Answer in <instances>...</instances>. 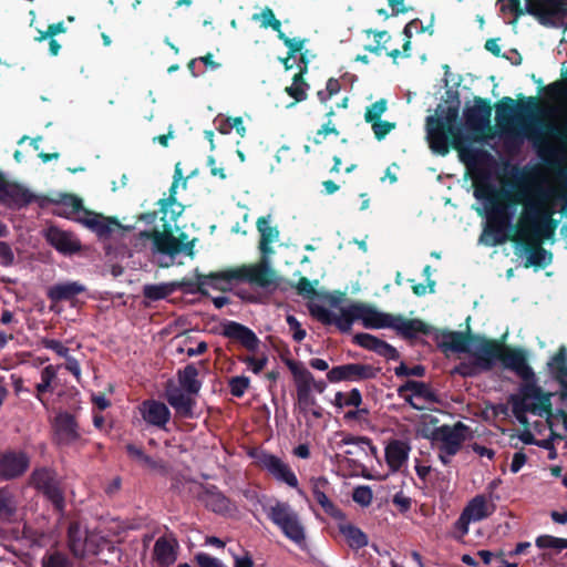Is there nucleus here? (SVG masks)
Returning a JSON list of instances; mask_svg holds the SVG:
<instances>
[{"mask_svg": "<svg viewBox=\"0 0 567 567\" xmlns=\"http://www.w3.org/2000/svg\"><path fill=\"white\" fill-rule=\"evenodd\" d=\"M495 511V505L491 497L476 495L468 501L458 519L454 524V537L463 539L470 530V525L489 517Z\"/></svg>", "mask_w": 567, "mask_h": 567, "instance_id": "nucleus-8", "label": "nucleus"}, {"mask_svg": "<svg viewBox=\"0 0 567 567\" xmlns=\"http://www.w3.org/2000/svg\"><path fill=\"white\" fill-rule=\"evenodd\" d=\"M267 358H254V357H245L243 358V362L247 365L248 370H250L254 373H259L264 370V368L267 364Z\"/></svg>", "mask_w": 567, "mask_h": 567, "instance_id": "nucleus-60", "label": "nucleus"}, {"mask_svg": "<svg viewBox=\"0 0 567 567\" xmlns=\"http://www.w3.org/2000/svg\"><path fill=\"white\" fill-rule=\"evenodd\" d=\"M257 228L260 231V250L265 257L274 252L270 247L271 244L276 243L279 238V231L277 228L271 227L269 218L261 217L257 220Z\"/></svg>", "mask_w": 567, "mask_h": 567, "instance_id": "nucleus-34", "label": "nucleus"}, {"mask_svg": "<svg viewBox=\"0 0 567 567\" xmlns=\"http://www.w3.org/2000/svg\"><path fill=\"white\" fill-rule=\"evenodd\" d=\"M239 281L237 268L227 269L210 275L197 276L198 290L202 292H208L210 289L220 291L230 290L234 284Z\"/></svg>", "mask_w": 567, "mask_h": 567, "instance_id": "nucleus-16", "label": "nucleus"}, {"mask_svg": "<svg viewBox=\"0 0 567 567\" xmlns=\"http://www.w3.org/2000/svg\"><path fill=\"white\" fill-rule=\"evenodd\" d=\"M81 224L101 237H107L122 228L117 220L92 212H87L81 217Z\"/></svg>", "mask_w": 567, "mask_h": 567, "instance_id": "nucleus-24", "label": "nucleus"}, {"mask_svg": "<svg viewBox=\"0 0 567 567\" xmlns=\"http://www.w3.org/2000/svg\"><path fill=\"white\" fill-rule=\"evenodd\" d=\"M373 375L372 368L358 363H350L332 368L327 378L330 382L360 381Z\"/></svg>", "mask_w": 567, "mask_h": 567, "instance_id": "nucleus-20", "label": "nucleus"}, {"mask_svg": "<svg viewBox=\"0 0 567 567\" xmlns=\"http://www.w3.org/2000/svg\"><path fill=\"white\" fill-rule=\"evenodd\" d=\"M143 420L154 426L164 427L171 417L168 408L158 401L150 400L140 405Z\"/></svg>", "mask_w": 567, "mask_h": 567, "instance_id": "nucleus-23", "label": "nucleus"}, {"mask_svg": "<svg viewBox=\"0 0 567 567\" xmlns=\"http://www.w3.org/2000/svg\"><path fill=\"white\" fill-rule=\"evenodd\" d=\"M203 501L208 508L216 513L226 514L231 511L229 499L218 491H207L203 496Z\"/></svg>", "mask_w": 567, "mask_h": 567, "instance_id": "nucleus-39", "label": "nucleus"}, {"mask_svg": "<svg viewBox=\"0 0 567 567\" xmlns=\"http://www.w3.org/2000/svg\"><path fill=\"white\" fill-rule=\"evenodd\" d=\"M152 243V250L154 252L166 254L168 256H175L187 247L182 240L169 234L168 231H154L152 235L142 234Z\"/></svg>", "mask_w": 567, "mask_h": 567, "instance_id": "nucleus-19", "label": "nucleus"}, {"mask_svg": "<svg viewBox=\"0 0 567 567\" xmlns=\"http://www.w3.org/2000/svg\"><path fill=\"white\" fill-rule=\"evenodd\" d=\"M513 106H514V101L512 99H509V97L505 99L497 106V110H496V122H497V125L501 128H503V130H506L508 124H509V121H511V117H512Z\"/></svg>", "mask_w": 567, "mask_h": 567, "instance_id": "nucleus-49", "label": "nucleus"}, {"mask_svg": "<svg viewBox=\"0 0 567 567\" xmlns=\"http://www.w3.org/2000/svg\"><path fill=\"white\" fill-rule=\"evenodd\" d=\"M126 451H127L128 455L141 466H143L145 468H154L155 467V462L150 456L145 455L144 452L140 447H137L133 444H128L126 446Z\"/></svg>", "mask_w": 567, "mask_h": 567, "instance_id": "nucleus-51", "label": "nucleus"}, {"mask_svg": "<svg viewBox=\"0 0 567 567\" xmlns=\"http://www.w3.org/2000/svg\"><path fill=\"white\" fill-rule=\"evenodd\" d=\"M468 436V427L458 422L453 426H440L432 444L439 451L440 460L444 464H447L451 457L460 451L462 444Z\"/></svg>", "mask_w": 567, "mask_h": 567, "instance_id": "nucleus-9", "label": "nucleus"}, {"mask_svg": "<svg viewBox=\"0 0 567 567\" xmlns=\"http://www.w3.org/2000/svg\"><path fill=\"white\" fill-rule=\"evenodd\" d=\"M48 241L60 252L71 255L80 250V241L71 234L56 227L47 230Z\"/></svg>", "mask_w": 567, "mask_h": 567, "instance_id": "nucleus-25", "label": "nucleus"}, {"mask_svg": "<svg viewBox=\"0 0 567 567\" xmlns=\"http://www.w3.org/2000/svg\"><path fill=\"white\" fill-rule=\"evenodd\" d=\"M555 395L556 392L543 389L535 377L522 382L517 392L511 395L509 402L513 413L520 424L530 426L528 415L544 417L543 429L548 430L549 436H553L556 422H563L561 409L556 414L551 410V399Z\"/></svg>", "mask_w": 567, "mask_h": 567, "instance_id": "nucleus-3", "label": "nucleus"}, {"mask_svg": "<svg viewBox=\"0 0 567 567\" xmlns=\"http://www.w3.org/2000/svg\"><path fill=\"white\" fill-rule=\"evenodd\" d=\"M178 188V179L173 182L169 188V196L159 202L162 220L165 225L175 221L184 212V206L176 200V192Z\"/></svg>", "mask_w": 567, "mask_h": 567, "instance_id": "nucleus-27", "label": "nucleus"}, {"mask_svg": "<svg viewBox=\"0 0 567 567\" xmlns=\"http://www.w3.org/2000/svg\"><path fill=\"white\" fill-rule=\"evenodd\" d=\"M560 196L558 187L549 183L534 188L524 202L512 240L533 248L527 254L526 267H546L553 260L551 254L540 245L545 240H554L557 223L553 216L556 199Z\"/></svg>", "mask_w": 567, "mask_h": 567, "instance_id": "nucleus-1", "label": "nucleus"}, {"mask_svg": "<svg viewBox=\"0 0 567 567\" xmlns=\"http://www.w3.org/2000/svg\"><path fill=\"white\" fill-rule=\"evenodd\" d=\"M465 124L473 131L484 130L491 117V109L482 102L475 103L464 112Z\"/></svg>", "mask_w": 567, "mask_h": 567, "instance_id": "nucleus-29", "label": "nucleus"}, {"mask_svg": "<svg viewBox=\"0 0 567 567\" xmlns=\"http://www.w3.org/2000/svg\"><path fill=\"white\" fill-rule=\"evenodd\" d=\"M488 348L495 352L489 362L488 370L501 361L506 369L512 370L522 380L528 381L536 377L532 367L527 363L526 354L522 350L505 348L494 341H489Z\"/></svg>", "mask_w": 567, "mask_h": 567, "instance_id": "nucleus-10", "label": "nucleus"}, {"mask_svg": "<svg viewBox=\"0 0 567 567\" xmlns=\"http://www.w3.org/2000/svg\"><path fill=\"white\" fill-rule=\"evenodd\" d=\"M372 130L378 140H382L386 134H389L394 127L395 124L388 121H374L371 123Z\"/></svg>", "mask_w": 567, "mask_h": 567, "instance_id": "nucleus-59", "label": "nucleus"}, {"mask_svg": "<svg viewBox=\"0 0 567 567\" xmlns=\"http://www.w3.org/2000/svg\"><path fill=\"white\" fill-rule=\"evenodd\" d=\"M0 192H2L7 197H10V202L19 203L23 197L21 189L13 184H9L6 182L3 176L0 174Z\"/></svg>", "mask_w": 567, "mask_h": 567, "instance_id": "nucleus-54", "label": "nucleus"}, {"mask_svg": "<svg viewBox=\"0 0 567 567\" xmlns=\"http://www.w3.org/2000/svg\"><path fill=\"white\" fill-rule=\"evenodd\" d=\"M350 434H347L346 432L338 431L332 433L328 437L326 455L334 462H343L344 450L348 446Z\"/></svg>", "mask_w": 567, "mask_h": 567, "instance_id": "nucleus-32", "label": "nucleus"}, {"mask_svg": "<svg viewBox=\"0 0 567 567\" xmlns=\"http://www.w3.org/2000/svg\"><path fill=\"white\" fill-rule=\"evenodd\" d=\"M398 391L399 395L416 410H423L436 401L435 394L423 382L408 381Z\"/></svg>", "mask_w": 567, "mask_h": 567, "instance_id": "nucleus-14", "label": "nucleus"}, {"mask_svg": "<svg viewBox=\"0 0 567 567\" xmlns=\"http://www.w3.org/2000/svg\"><path fill=\"white\" fill-rule=\"evenodd\" d=\"M41 343L44 348L53 350L58 355L62 358H68L69 355V349L58 340L43 339Z\"/></svg>", "mask_w": 567, "mask_h": 567, "instance_id": "nucleus-61", "label": "nucleus"}, {"mask_svg": "<svg viewBox=\"0 0 567 567\" xmlns=\"http://www.w3.org/2000/svg\"><path fill=\"white\" fill-rule=\"evenodd\" d=\"M29 466V457L23 452H8L0 458V476L14 478L25 472Z\"/></svg>", "mask_w": 567, "mask_h": 567, "instance_id": "nucleus-22", "label": "nucleus"}, {"mask_svg": "<svg viewBox=\"0 0 567 567\" xmlns=\"http://www.w3.org/2000/svg\"><path fill=\"white\" fill-rule=\"evenodd\" d=\"M354 341L368 349L373 350L379 354H382L388 358H394L396 352L395 349L392 348L390 344L385 343L384 341L378 339L377 337L369 334V333H359L354 336Z\"/></svg>", "mask_w": 567, "mask_h": 567, "instance_id": "nucleus-33", "label": "nucleus"}, {"mask_svg": "<svg viewBox=\"0 0 567 567\" xmlns=\"http://www.w3.org/2000/svg\"><path fill=\"white\" fill-rule=\"evenodd\" d=\"M54 432L61 443L68 444L78 439L76 424L68 413H60L54 421Z\"/></svg>", "mask_w": 567, "mask_h": 567, "instance_id": "nucleus-31", "label": "nucleus"}, {"mask_svg": "<svg viewBox=\"0 0 567 567\" xmlns=\"http://www.w3.org/2000/svg\"><path fill=\"white\" fill-rule=\"evenodd\" d=\"M69 546L72 553L81 558L96 556L104 548H111L103 536L94 532L90 533L79 524H72L69 528Z\"/></svg>", "mask_w": 567, "mask_h": 567, "instance_id": "nucleus-7", "label": "nucleus"}, {"mask_svg": "<svg viewBox=\"0 0 567 567\" xmlns=\"http://www.w3.org/2000/svg\"><path fill=\"white\" fill-rule=\"evenodd\" d=\"M226 337L240 342L245 348L254 351L258 348L259 340L256 334L248 328L237 323L229 322L224 327Z\"/></svg>", "mask_w": 567, "mask_h": 567, "instance_id": "nucleus-28", "label": "nucleus"}, {"mask_svg": "<svg viewBox=\"0 0 567 567\" xmlns=\"http://www.w3.org/2000/svg\"><path fill=\"white\" fill-rule=\"evenodd\" d=\"M42 567H72V565L64 555L54 553L43 559Z\"/></svg>", "mask_w": 567, "mask_h": 567, "instance_id": "nucleus-56", "label": "nucleus"}, {"mask_svg": "<svg viewBox=\"0 0 567 567\" xmlns=\"http://www.w3.org/2000/svg\"><path fill=\"white\" fill-rule=\"evenodd\" d=\"M196 560L200 567H225L219 559L205 553L197 554Z\"/></svg>", "mask_w": 567, "mask_h": 567, "instance_id": "nucleus-64", "label": "nucleus"}, {"mask_svg": "<svg viewBox=\"0 0 567 567\" xmlns=\"http://www.w3.org/2000/svg\"><path fill=\"white\" fill-rule=\"evenodd\" d=\"M535 544L539 548H549L557 553L567 549V538H560L550 535H542L537 537Z\"/></svg>", "mask_w": 567, "mask_h": 567, "instance_id": "nucleus-48", "label": "nucleus"}, {"mask_svg": "<svg viewBox=\"0 0 567 567\" xmlns=\"http://www.w3.org/2000/svg\"><path fill=\"white\" fill-rule=\"evenodd\" d=\"M249 379L244 375L234 377L229 380V389L233 395L241 396L249 386Z\"/></svg>", "mask_w": 567, "mask_h": 567, "instance_id": "nucleus-55", "label": "nucleus"}, {"mask_svg": "<svg viewBox=\"0 0 567 567\" xmlns=\"http://www.w3.org/2000/svg\"><path fill=\"white\" fill-rule=\"evenodd\" d=\"M547 368L549 374L560 385V400L563 403L561 416L563 425L567 423V354L564 347L548 361Z\"/></svg>", "mask_w": 567, "mask_h": 567, "instance_id": "nucleus-12", "label": "nucleus"}, {"mask_svg": "<svg viewBox=\"0 0 567 567\" xmlns=\"http://www.w3.org/2000/svg\"><path fill=\"white\" fill-rule=\"evenodd\" d=\"M177 284L175 282H165L157 285H146L144 287V296L151 300H158L171 295L176 288Z\"/></svg>", "mask_w": 567, "mask_h": 567, "instance_id": "nucleus-44", "label": "nucleus"}, {"mask_svg": "<svg viewBox=\"0 0 567 567\" xmlns=\"http://www.w3.org/2000/svg\"><path fill=\"white\" fill-rule=\"evenodd\" d=\"M436 424L437 420L435 416L431 414H423L416 426L417 435L425 439H430L433 442L436 436V433L440 430V426H437Z\"/></svg>", "mask_w": 567, "mask_h": 567, "instance_id": "nucleus-43", "label": "nucleus"}, {"mask_svg": "<svg viewBox=\"0 0 567 567\" xmlns=\"http://www.w3.org/2000/svg\"><path fill=\"white\" fill-rule=\"evenodd\" d=\"M338 529L346 544L354 550L365 547L369 543L368 536L359 527L349 522H340Z\"/></svg>", "mask_w": 567, "mask_h": 567, "instance_id": "nucleus-30", "label": "nucleus"}, {"mask_svg": "<svg viewBox=\"0 0 567 567\" xmlns=\"http://www.w3.org/2000/svg\"><path fill=\"white\" fill-rule=\"evenodd\" d=\"M362 402L361 393L358 389H352L349 392H337L334 395L333 404L339 408L354 406L359 408Z\"/></svg>", "mask_w": 567, "mask_h": 567, "instance_id": "nucleus-45", "label": "nucleus"}, {"mask_svg": "<svg viewBox=\"0 0 567 567\" xmlns=\"http://www.w3.org/2000/svg\"><path fill=\"white\" fill-rule=\"evenodd\" d=\"M305 72L306 68H300L299 73L293 78L292 84L286 87V92L297 102L303 101L307 96L308 85L302 81V74Z\"/></svg>", "mask_w": 567, "mask_h": 567, "instance_id": "nucleus-46", "label": "nucleus"}, {"mask_svg": "<svg viewBox=\"0 0 567 567\" xmlns=\"http://www.w3.org/2000/svg\"><path fill=\"white\" fill-rule=\"evenodd\" d=\"M297 406L303 413H310L316 417L322 415L321 409L317 405L311 388L297 389Z\"/></svg>", "mask_w": 567, "mask_h": 567, "instance_id": "nucleus-38", "label": "nucleus"}, {"mask_svg": "<svg viewBox=\"0 0 567 567\" xmlns=\"http://www.w3.org/2000/svg\"><path fill=\"white\" fill-rule=\"evenodd\" d=\"M193 395L179 388H172L167 390L166 399L178 415L190 417L193 416V406L195 404Z\"/></svg>", "mask_w": 567, "mask_h": 567, "instance_id": "nucleus-26", "label": "nucleus"}, {"mask_svg": "<svg viewBox=\"0 0 567 567\" xmlns=\"http://www.w3.org/2000/svg\"><path fill=\"white\" fill-rule=\"evenodd\" d=\"M388 104L385 100H379L369 106L365 111L364 118L367 122L372 123L381 118L382 114L386 111Z\"/></svg>", "mask_w": 567, "mask_h": 567, "instance_id": "nucleus-53", "label": "nucleus"}, {"mask_svg": "<svg viewBox=\"0 0 567 567\" xmlns=\"http://www.w3.org/2000/svg\"><path fill=\"white\" fill-rule=\"evenodd\" d=\"M309 311L319 321L336 324L341 331H349L354 321H360L367 329L392 328L406 337L425 331V324L421 320L393 316L365 303H352L330 310L310 302Z\"/></svg>", "mask_w": 567, "mask_h": 567, "instance_id": "nucleus-2", "label": "nucleus"}, {"mask_svg": "<svg viewBox=\"0 0 567 567\" xmlns=\"http://www.w3.org/2000/svg\"><path fill=\"white\" fill-rule=\"evenodd\" d=\"M258 465L269 472L276 480L297 487L298 480L290 467L272 454L262 453L257 457Z\"/></svg>", "mask_w": 567, "mask_h": 567, "instance_id": "nucleus-17", "label": "nucleus"}, {"mask_svg": "<svg viewBox=\"0 0 567 567\" xmlns=\"http://www.w3.org/2000/svg\"><path fill=\"white\" fill-rule=\"evenodd\" d=\"M377 455L378 450L368 437L350 434L348 446L344 450L343 462L359 464L367 458L377 457Z\"/></svg>", "mask_w": 567, "mask_h": 567, "instance_id": "nucleus-18", "label": "nucleus"}, {"mask_svg": "<svg viewBox=\"0 0 567 567\" xmlns=\"http://www.w3.org/2000/svg\"><path fill=\"white\" fill-rule=\"evenodd\" d=\"M84 290V287L78 282H65L55 285L50 288L49 297L52 300L59 301L70 299Z\"/></svg>", "mask_w": 567, "mask_h": 567, "instance_id": "nucleus-40", "label": "nucleus"}, {"mask_svg": "<svg viewBox=\"0 0 567 567\" xmlns=\"http://www.w3.org/2000/svg\"><path fill=\"white\" fill-rule=\"evenodd\" d=\"M529 13L543 24L564 25L567 20V4L564 0H526Z\"/></svg>", "mask_w": 567, "mask_h": 567, "instance_id": "nucleus-11", "label": "nucleus"}, {"mask_svg": "<svg viewBox=\"0 0 567 567\" xmlns=\"http://www.w3.org/2000/svg\"><path fill=\"white\" fill-rule=\"evenodd\" d=\"M16 511V502L10 493L0 491V519L9 520Z\"/></svg>", "mask_w": 567, "mask_h": 567, "instance_id": "nucleus-50", "label": "nucleus"}, {"mask_svg": "<svg viewBox=\"0 0 567 567\" xmlns=\"http://www.w3.org/2000/svg\"><path fill=\"white\" fill-rule=\"evenodd\" d=\"M340 89H341V86H340V83L338 80L329 79L327 82V85H326V90L319 91L318 96H319L320 101L324 103L328 100H330L331 96L339 93Z\"/></svg>", "mask_w": 567, "mask_h": 567, "instance_id": "nucleus-58", "label": "nucleus"}, {"mask_svg": "<svg viewBox=\"0 0 567 567\" xmlns=\"http://www.w3.org/2000/svg\"><path fill=\"white\" fill-rule=\"evenodd\" d=\"M239 281L267 288L276 282V274L269 267L267 257L260 264L247 265L237 268Z\"/></svg>", "mask_w": 567, "mask_h": 567, "instance_id": "nucleus-13", "label": "nucleus"}, {"mask_svg": "<svg viewBox=\"0 0 567 567\" xmlns=\"http://www.w3.org/2000/svg\"><path fill=\"white\" fill-rule=\"evenodd\" d=\"M197 369L193 365H187L179 372L178 381L183 391L190 394H197L200 389V382L197 379Z\"/></svg>", "mask_w": 567, "mask_h": 567, "instance_id": "nucleus-41", "label": "nucleus"}, {"mask_svg": "<svg viewBox=\"0 0 567 567\" xmlns=\"http://www.w3.org/2000/svg\"><path fill=\"white\" fill-rule=\"evenodd\" d=\"M56 213L81 223V217L86 215L87 210L83 209L81 199L72 195H66L58 204Z\"/></svg>", "mask_w": 567, "mask_h": 567, "instance_id": "nucleus-35", "label": "nucleus"}, {"mask_svg": "<svg viewBox=\"0 0 567 567\" xmlns=\"http://www.w3.org/2000/svg\"><path fill=\"white\" fill-rule=\"evenodd\" d=\"M411 446L408 442L402 440L390 441L385 449V462L392 473L400 472L405 467Z\"/></svg>", "mask_w": 567, "mask_h": 567, "instance_id": "nucleus-21", "label": "nucleus"}, {"mask_svg": "<svg viewBox=\"0 0 567 567\" xmlns=\"http://www.w3.org/2000/svg\"><path fill=\"white\" fill-rule=\"evenodd\" d=\"M32 484L52 502L56 509L63 508L64 498L55 476L51 471H34L32 474Z\"/></svg>", "mask_w": 567, "mask_h": 567, "instance_id": "nucleus-15", "label": "nucleus"}, {"mask_svg": "<svg viewBox=\"0 0 567 567\" xmlns=\"http://www.w3.org/2000/svg\"><path fill=\"white\" fill-rule=\"evenodd\" d=\"M268 518L281 533L295 544L301 546L306 540V529L299 514L288 504L280 501L270 502L265 506Z\"/></svg>", "mask_w": 567, "mask_h": 567, "instance_id": "nucleus-6", "label": "nucleus"}, {"mask_svg": "<svg viewBox=\"0 0 567 567\" xmlns=\"http://www.w3.org/2000/svg\"><path fill=\"white\" fill-rule=\"evenodd\" d=\"M489 341L483 339H468L461 333H451L446 338L450 350L464 353L456 371L464 377H473L488 370L489 362L495 353L488 348Z\"/></svg>", "mask_w": 567, "mask_h": 567, "instance_id": "nucleus-5", "label": "nucleus"}, {"mask_svg": "<svg viewBox=\"0 0 567 567\" xmlns=\"http://www.w3.org/2000/svg\"><path fill=\"white\" fill-rule=\"evenodd\" d=\"M317 281L311 282L306 278H301L297 284V290L306 298H312L316 295L315 285Z\"/></svg>", "mask_w": 567, "mask_h": 567, "instance_id": "nucleus-62", "label": "nucleus"}, {"mask_svg": "<svg viewBox=\"0 0 567 567\" xmlns=\"http://www.w3.org/2000/svg\"><path fill=\"white\" fill-rule=\"evenodd\" d=\"M506 239L507 237L504 228L496 225L494 218L488 216L484 230L480 237V243L485 246H496L505 243Z\"/></svg>", "mask_w": 567, "mask_h": 567, "instance_id": "nucleus-36", "label": "nucleus"}, {"mask_svg": "<svg viewBox=\"0 0 567 567\" xmlns=\"http://www.w3.org/2000/svg\"><path fill=\"white\" fill-rule=\"evenodd\" d=\"M278 37L289 48V54L298 58V54L303 50L305 40H301L298 38H295V39L287 38L282 32H279Z\"/></svg>", "mask_w": 567, "mask_h": 567, "instance_id": "nucleus-57", "label": "nucleus"}, {"mask_svg": "<svg viewBox=\"0 0 567 567\" xmlns=\"http://www.w3.org/2000/svg\"><path fill=\"white\" fill-rule=\"evenodd\" d=\"M13 261H14V254H13L11 247L6 243L0 241V265L10 266L13 264Z\"/></svg>", "mask_w": 567, "mask_h": 567, "instance_id": "nucleus-63", "label": "nucleus"}, {"mask_svg": "<svg viewBox=\"0 0 567 567\" xmlns=\"http://www.w3.org/2000/svg\"><path fill=\"white\" fill-rule=\"evenodd\" d=\"M176 543L167 538H158L154 545V556L158 564L169 566L176 560Z\"/></svg>", "mask_w": 567, "mask_h": 567, "instance_id": "nucleus-37", "label": "nucleus"}, {"mask_svg": "<svg viewBox=\"0 0 567 567\" xmlns=\"http://www.w3.org/2000/svg\"><path fill=\"white\" fill-rule=\"evenodd\" d=\"M352 498L361 506H369L373 499L372 489L367 485L358 486L353 491Z\"/></svg>", "mask_w": 567, "mask_h": 567, "instance_id": "nucleus-52", "label": "nucleus"}, {"mask_svg": "<svg viewBox=\"0 0 567 567\" xmlns=\"http://www.w3.org/2000/svg\"><path fill=\"white\" fill-rule=\"evenodd\" d=\"M288 368L291 371L297 389L311 388L313 383V377L309 370H307L301 363L288 362Z\"/></svg>", "mask_w": 567, "mask_h": 567, "instance_id": "nucleus-42", "label": "nucleus"}, {"mask_svg": "<svg viewBox=\"0 0 567 567\" xmlns=\"http://www.w3.org/2000/svg\"><path fill=\"white\" fill-rule=\"evenodd\" d=\"M252 20L259 22L262 28H271L278 33L281 32V23L270 8H264L259 13H255Z\"/></svg>", "mask_w": 567, "mask_h": 567, "instance_id": "nucleus-47", "label": "nucleus"}, {"mask_svg": "<svg viewBox=\"0 0 567 567\" xmlns=\"http://www.w3.org/2000/svg\"><path fill=\"white\" fill-rule=\"evenodd\" d=\"M457 116L458 112L456 109L437 107L435 114L427 117L426 136L433 152L445 155L449 152V144L454 148L463 146Z\"/></svg>", "mask_w": 567, "mask_h": 567, "instance_id": "nucleus-4", "label": "nucleus"}]
</instances>
